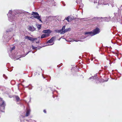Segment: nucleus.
I'll list each match as a JSON object with an SVG mask.
<instances>
[{"instance_id": "f257e3e1", "label": "nucleus", "mask_w": 122, "mask_h": 122, "mask_svg": "<svg viewBox=\"0 0 122 122\" xmlns=\"http://www.w3.org/2000/svg\"><path fill=\"white\" fill-rule=\"evenodd\" d=\"M21 13V11L19 10H9L7 14L9 20L11 22L15 21L17 18L16 16L17 14Z\"/></svg>"}, {"instance_id": "f03ea898", "label": "nucleus", "mask_w": 122, "mask_h": 122, "mask_svg": "<svg viewBox=\"0 0 122 122\" xmlns=\"http://www.w3.org/2000/svg\"><path fill=\"white\" fill-rule=\"evenodd\" d=\"M100 32V29L98 28H97L93 30V31L86 32L85 33V34L86 35H87L88 36H92L99 33Z\"/></svg>"}, {"instance_id": "7ed1b4c3", "label": "nucleus", "mask_w": 122, "mask_h": 122, "mask_svg": "<svg viewBox=\"0 0 122 122\" xmlns=\"http://www.w3.org/2000/svg\"><path fill=\"white\" fill-rule=\"evenodd\" d=\"M0 111L4 112V108L5 104L4 101L2 99L0 98Z\"/></svg>"}, {"instance_id": "20e7f679", "label": "nucleus", "mask_w": 122, "mask_h": 122, "mask_svg": "<svg viewBox=\"0 0 122 122\" xmlns=\"http://www.w3.org/2000/svg\"><path fill=\"white\" fill-rule=\"evenodd\" d=\"M118 9L119 10H118V14L117 13H115L114 14L115 16L114 17L112 18V19H113L114 20H117V17L121 14V10H122V5H121Z\"/></svg>"}, {"instance_id": "39448f33", "label": "nucleus", "mask_w": 122, "mask_h": 122, "mask_svg": "<svg viewBox=\"0 0 122 122\" xmlns=\"http://www.w3.org/2000/svg\"><path fill=\"white\" fill-rule=\"evenodd\" d=\"M90 1L92 2H94V4H96L97 5L102 4L105 5H106V4H105L104 1L103 0H99L98 2H97V0H90Z\"/></svg>"}, {"instance_id": "423d86ee", "label": "nucleus", "mask_w": 122, "mask_h": 122, "mask_svg": "<svg viewBox=\"0 0 122 122\" xmlns=\"http://www.w3.org/2000/svg\"><path fill=\"white\" fill-rule=\"evenodd\" d=\"M25 38L31 41H36L37 40V38H34L28 36H25Z\"/></svg>"}, {"instance_id": "0eeeda50", "label": "nucleus", "mask_w": 122, "mask_h": 122, "mask_svg": "<svg viewBox=\"0 0 122 122\" xmlns=\"http://www.w3.org/2000/svg\"><path fill=\"white\" fill-rule=\"evenodd\" d=\"M32 15L34 16L35 18H37V19L40 17L39 15L37 12H32L31 14Z\"/></svg>"}, {"instance_id": "6e6552de", "label": "nucleus", "mask_w": 122, "mask_h": 122, "mask_svg": "<svg viewBox=\"0 0 122 122\" xmlns=\"http://www.w3.org/2000/svg\"><path fill=\"white\" fill-rule=\"evenodd\" d=\"M29 30L31 31H33L36 30V28L33 26H28Z\"/></svg>"}, {"instance_id": "1a4fd4ad", "label": "nucleus", "mask_w": 122, "mask_h": 122, "mask_svg": "<svg viewBox=\"0 0 122 122\" xmlns=\"http://www.w3.org/2000/svg\"><path fill=\"white\" fill-rule=\"evenodd\" d=\"M52 32L50 30H43L42 32L45 33L50 34Z\"/></svg>"}, {"instance_id": "9d476101", "label": "nucleus", "mask_w": 122, "mask_h": 122, "mask_svg": "<svg viewBox=\"0 0 122 122\" xmlns=\"http://www.w3.org/2000/svg\"><path fill=\"white\" fill-rule=\"evenodd\" d=\"M55 38V37H53L50 39V40L48 41H47V43H51L53 41Z\"/></svg>"}, {"instance_id": "9b49d317", "label": "nucleus", "mask_w": 122, "mask_h": 122, "mask_svg": "<svg viewBox=\"0 0 122 122\" xmlns=\"http://www.w3.org/2000/svg\"><path fill=\"white\" fill-rule=\"evenodd\" d=\"M65 19L68 22L71 21L72 20V19L70 16L67 17L66 18H65Z\"/></svg>"}, {"instance_id": "f8f14e48", "label": "nucleus", "mask_w": 122, "mask_h": 122, "mask_svg": "<svg viewBox=\"0 0 122 122\" xmlns=\"http://www.w3.org/2000/svg\"><path fill=\"white\" fill-rule=\"evenodd\" d=\"M70 30V28L66 29H65L63 31H62V32H61V34H64L65 33Z\"/></svg>"}, {"instance_id": "ddd939ff", "label": "nucleus", "mask_w": 122, "mask_h": 122, "mask_svg": "<svg viewBox=\"0 0 122 122\" xmlns=\"http://www.w3.org/2000/svg\"><path fill=\"white\" fill-rule=\"evenodd\" d=\"M30 110V109L27 110L26 111V113L25 115L26 117H27L29 115Z\"/></svg>"}, {"instance_id": "4468645a", "label": "nucleus", "mask_w": 122, "mask_h": 122, "mask_svg": "<svg viewBox=\"0 0 122 122\" xmlns=\"http://www.w3.org/2000/svg\"><path fill=\"white\" fill-rule=\"evenodd\" d=\"M104 18V20L105 21L108 22L111 19V17H109V18H108L107 17H106Z\"/></svg>"}, {"instance_id": "2eb2a0df", "label": "nucleus", "mask_w": 122, "mask_h": 122, "mask_svg": "<svg viewBox=\"0 0 122 122\" xmlns=\"http://www.w3.org/2000/svg\"><path fill=\"white\" fill-rule=\"evenodd\" d=\"M15 48V46H14L12 48H11L10 50L8 51L9 54H10V53H11L12 52V51H13Z\"/></svg>"}, {"instance_id": "dca6fc26", "label": "nucleus", "mask_w": 122, "mask_h": 122, "mask_svg": "<svg viewBox=\"0 0 122 122\" xmlns=\"http://www.w3.org/2000/svg\"><path fill=\"white\" fill-rule=\"evenodd\" d=\"M99 18H98L97 17H94L92 19V21H97L98 20V19Z\"/></svg>"}, {"instance_id": "f3484780", "label": "nucleus", "mask_w": 122, "mask_h": 122, "mask_svg": "<svg viewBox=\"0 0 122 122\" xmlns=\"http://www.w3.org/2000/svg\"><path fill=\"white\" fill-rule=\"evenodd\" d=\"M54 31L55 32H56V33H60V32H61V30H54Z\"/></svg>"}, {"instance_id": "a211bd4d", "label": "nucleus", "mask_w": 122, "mask_h": 122, "mask_svg": "<svg viewBox=\"0 0 122 122\" xmlns=\"http://www.w3.org/2000/svg\"><path fill=\"white\" fill-rule=\"evenodd\" d=\"M36 26L39 30L41 29V25L37 24L36 25Z\"/></svg>"}, {"instance_id": "6ab92c4d", "label": "nucleus", "mask_w": 122, "mask_h": 122, "mask_svg": "<svg viewBox=\"0 0 122 122\" xmlns=\"http://www.w3.org/2000/svg\"><path fill=\"white\" fill-rule=\"evenodd\" d=\"M65 26H63L62 29H60L61 30V32H62V31H63V30H64L65 29Z\"/></svg>"}, {"instance_id": "aec40b11", "label": "nucleus", "mask_w": 122, "mask_h": 122, "mask_svg": "<svg viewBox=\"0 0 122 122\" xmlns=\"http://www.w3.org/2000/svg\"><path fill=\"white\" fill-rule=\"evenodd\" d=\"M15 98H16V99L17 101H18L19 100V99H20L19 98L18 96H16Z\"/></svg>"}, {"instance_id": "412c9836", "label": "nucleus", "mask_w": 122, "mask_h": 122, "mask_svg": "<svg viewBox=\"0 0 122 122\" xmlns=\"http://www.w3.org/2000/svg\"><path fill=\"white\" fill-rule=\"evenodd\" d=\"M49 34H45V38L48 36H49Z\"/></svg>"}, {"instance_id": "4be33fe9", "label": "nucleus", "mask_w": 122, "mask_h": 122, "mask_svg": "<svg viewBox=\"0 0 122 122\" xmlns=\"http://www.w3.org/2000/svg\"><path fill=\"white\" fill-rule=\"evenodd\" d=\"M45 38V34H42L41 35V38Z\"/></svg>"}, {"instance_id": "5701e85b", "label": "nucleus", "mask_w": 122, "mask_h": 122, "mask_svg": "<svg viewBox=\"0 0 122 122\" xmlns=\"http://www.w3.org/2000/svg\"><path fill=\"white\" fill-rule=\"evenodd\" d=\"M32 49L33 50L35 49H36V48H37V47L34 46L33 45L32 46Z\"/></svg>"}, {"instance_id": "b1692460", "label": "nucleus", "mask_w": 122, "mask_h": 122, "mask_svg": "<svg viewBox=\"0 0 122 122\" xmlns=\"http://www.w3.org/2000/svg\"><path fill=\"white\" fill-rule=\"evenodd\" d=\"M76 2L77 3H78V2H81L82 0H76Z\"/></svg>"}, {"instance_id": "393cba45", "label": "nucleus", "mask_w": 122, "mask_h": 122, "mask_svg": "<svg viewBox=\"0 0 122 122\" xmlns=\"http://www.w3.org/2000/svg\"><path fill=\"white\" fill-rule=\"evenodd\" d=\"M95 77H94V76H92V77H91L90 78H89V79H95Z\"/></svg>"}, {"instance_id": "a878e982", "label": "nucleus", "mask_w": 122, "mask_h": 122, "mask_svg": "<svg viewBox=\"0 0 122 122\" xmlns=\"http://www.w3.org/2000/svg\"><path fill=\"white\" fill-rule=\"evenodd\" d=\"M30 51H28V52H27L26 54H25V55H23V56H22L23 57H24L27 54L29 53V52H30Z\"/></svg>"}, {"instance_id": "bb28decb", "label": "nucleus", "mask_w": 122, "mask_h": 122, "mask_svg": "<svg viewBox=\"0 0 122 122\" xmlns=\"http://www.w3.org/2000/svg\"><path fill=\"white\" fill-rule=\"evenodd\" d=\"M38 19L39 20V21H41V22H42V21L41 20V19L40 16L38 18Z\"/></svg>"}, {"instance_id": "cd10ccee", "label": "nucleus", "mask_w": 122, "mask_h": 122, "mask_svg": "<svg viewBox=\"0 0 122 122\" xmlns=\"http://www.w3.org/2000/svg\"><path fill=\"white\" fill-rule=\"evenodd\" d=\"M61 3L63 4V6H64L65 5V3L63 2H61Z\"/></svg>"}, {"instance_id": "c85d7f7f", "label": "nucleus", "mask_w": 122, "mask_h": 122, "mask_svg": "<svg viewBox=\"0 0 122 122\" xmlns=\"http://www.w3.org/2000/svg\"><path fill=\"white\" fill-rule=\"evenodd\" d=\"M12 30V29L11 28L10 29V30H9L8 31H7V32H10V31H11Z\"/></svg>"}, {"instance_id": "c756f323", "label": "nucleus", "mask_w": 122, "mask_h": 122, "mask_svg": "<svg viewBox=\"0 0 122 122\" xmlns=\"http://www.w3.org/2000/svg\"><path fill=\"white\" fill-rule=\"evenodd\" d=\"M30 18H32V19H34V18H35L34 16V15L33 16H31L30 17Z\"/></svg>"}, {"instance_id": "7c9ffc66", "label": "nucleus", "mask_w": 122, "mask_h": 122, "mask_svg": "<svg viewBox=\"0 0 122 122\" xmlns=\"http://www.w3.org/2000/svg\"><path fill=\"white\" fill-rule=\"evenodd\" d=\"M43 112L45 113H46V110H44Z\"/></svg>"}, {"instance_id": "2f4dec72", "label": "nucleus", "mask_w": 122, "mask_h": 122, "mask_svg": "<svg viewBox=\"0 0 122 122\" xmlns=\"http://www.w3.org/2000/svg\"><path fill=\"white\" fill-rule=\"evenodd\" d=\"M53 44H51V45H52Z\"/></svg>"}, {"instance_id": "473e14b6", "label": "nucleus", "mask_w": 122, "mask_h": 122, "mask_svg": "<svg viewBox=\"0 0 122 122\" xmlns=\"http://www.w3.org/2000/svg\"><path fill=\"white\" fill-rule=\"evenodd\" d=\"M85 38V37H83V38H82V39H84V38Z\"/></svg>"}, {"instance_id": "72a5a7b5", "label": "nucleus", "mask_w": 122, "mask_h": 122, "mask_svg": "<svg viewBox=\"0 0 122 122\" xmlns=\"http://www.w3.org/2000/svg\"><path fill=\"white\" fill-rule=\"evenodd\" d=\"M36 43H39V41H38V42H36Z\"/></svg>"}, {"instance_id": "f704fd0d", "label": "nucleus", "mask_w": 122, "mask_h": 122, "mask_svg": "<svg viewBox=\"0 0 122 122\" xmlns=\"http://www.w3.org/2000/svg\"><path fill=\"white\" fill-rule=\"evenodd\" d=\"M76 41V42H77L78 41Z\"/></svg>"}, {"instance_id": "c9c22d12", "label": "nucleus", "mask_w": 122, "mask_h": 122, "mask_svg": "<svg viewBox=\"0 0 122 122\" xmlns=\"http://www.w3.org/2000/svg\"><path fill=\"white\" fill-rule=\"evenodd\" d=\"M45 46H43V47H45Z\"/></svg>"}, {"instance_id": "e433bc0d", "label": "nucleus", "mask_w": 122, "mask_h": 122, "mask_svg": "<svg viewBox=\"0 0 122 122\" xmlns=\"http://www.w3.org/2000/svg\"><path fill=\"white\" fill-rule=\"evenodd\" d=\"M5 76V75H4H4H3V76Z\"/></svg>"}]
</instances>
